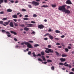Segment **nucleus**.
Segmentation results:
<instances>
[{
  "label": "nucleus",
  "instance_id": "nucleus-1",
  "mask_svg": "<svg viewBox=\"0 0 74 74\" xmlns=\"http://www.w3.org/2000/svg\"><path fill=\"white\" fill-rule=\"evenodd\" d=\"M66 7V5H62V6H60L58 8V10L59 11H62L65 12V14H70L71 12L68 10L66 9L65 7Z\"/></svg>",
  "mask_w": 74,
  "mask_h": 74
},
{
  "label": "nucleus",
  "instance_id": "nucleus-2",
  "mask_svg": "<svg viewBox=\"0 0 74 74\" xmlns=\"http://www.w3.org/2000/svg\"><path fill=\"white\" fill-rule=\"evenodd\" d=\"M45 49H46V50H45V53H49V52L52 53L54 52L53 50H52V49H49L48 48H46Z\"/></svg>",
  "mask_w": 74,
  "mask_h": 74
},
{
  "label": "nucleus",
  "instance_id": "nucleus-3",
  "mask_svg": "<svg viewBox=\"0 0 74 74\" xmlns=\"http://www.w3.org/2000/svg\"><path fill=\"white\" fill-rule=\"evenodd\" d=\"M29 3H32V4L35 5V6H37L39 5V3L35 1H33L32 2H29Z\"/></svg>",
  "mask_w": 74,
  "mask_h": 74
},
{
  "label": "nucleus",
  "instance_id": "nucleus-4",
  "mask_svg": "<svg viewBox=\"0 0 74 74\" xmlns=\"http://www.w3.org/2000/svg\"><path fill=\"white\" fill-rule=\"evenodd\" d=\"M26 25H27L26 26V27H34V25H33V24H26Z\"/></svg>",
  "mask_w": 74,
  "mask_h": 74
},
{
  "label": "nucleus",
  "instance_id": "nucleus-5",
  "mask_svg": "<svg viewBox=\"0 0 74 74\" xmlns=\"http://www.w3.org/2000/svg\"><path fill=\"white\" fill-rule=\"evenodd\" d=\"M26 45H27V47L29 48H33L31 44H30L29 42H27Z\"/></svg>",
  "mask_w": 74,
  "mask_h": 74
},
{
  "label": "nucleus",
  "instance_id": "nucleus-6",
  "mask_svg": "<svg viewBox=\"0 0 74 74\" xmlns=\"http://www.w3.org/2000/svg\"><path fill=\"white\" fill-rule=\"evenodd\" d=\"M38 27L39 29H43V28L44 27V26L43 25L41 24L38 25Z\"/></svg>",
  "mask_w": 74,
  "mask_h": 74
},
{
  "label": "nucleus",
  "instance_id": "nucleus-7",
  "mask_svg": "<svg viewBox=\"0 0 74 74\" xmlns=\"http://www.w3.org/2000/svg\"><path fill=\"white\" fill-rule=\"evenodd\" d=\"M66 3L67 4H72V3H71V2L70 0H67L66 1Z\"/></svg>",
  "mask_w": 74,
  "mask_h": 74
},
{
  "label": "nucleus",
  "instance_id": "nucleus-8",
  "mask_svg": "<svg viewBox=\"0 0 74 74\" xmlns=\"http://www.w3.org/2000/svg\"><path fill=\"white\" fill-rule=\"evenodd\" d=\"M1 31L2 33H6V34H10V33L9 32H6V31L4 29H2Z\"/></svg>",
  "mask_w": 74,
  "mask_h": 74
},
{
  "label": "nucleus",
  "instance_id": "nucleus-9",
  "mask_svg": "<svg viewBox=\"0 0 74 74\" xmlns=\"http://www.w3.org/2000/svg\"><path fill=\"white\" fill-rule=\"evenodd\" d=\"M60 60H61V62H63L66 61V59L65 58H61L60 59Z\"/></svg>",
  "mask_w": 74,
  "mask_h": 74
},
{
  "label": "nucleus",
  "instance_id": "nucleus-10",
  "mask_svg": "<svg viewBox=\"0 0 74 74\" xmlns=\"http://www.w3.org/2000/svg\"><path fill=\"white\" fill-rule=\"evenodd\" d=\"M10 21H10V20H9V21H8V22H4V23L6 25H8L9 24V23H10Z\"/></svg>",
  "mask_w": 74,
  "mask_h": 74
},
{
  "label": "nucleus",
  "instance_id": "nucleus-11",
  "mask_svg": "<svg viewBox=\"0 0 74 74\" xmlns=\"http://www.w3.org/2000/svg\"><path fill=\"white\" fill-rule=\"evenodd\" d=\"M10 25L11 27H14V24H13V23L11 21L10 24Z\"/></svg>",
  "mask_w": 74,
  "mask_h": 74
},
{
  "label": "nucleus",
  "instance_id": "nucleus-12",
  "mask_svg": "<svg viewBox=\"0 0 74 74\" xmlns=\"http://www.w3.org/2000/svg\"><path fill=\"white\" fill-rule=\"evenodd\" d=\"M10 33H12V34H14V35H16L17 34V33H16L12 31H10Z\"/></svg>",
  "mask_w": 74,
  "mask_h": 74
},
{
  "label": "nucleus",
  "instance_id": "nucleus-13",
  "mask_svg": "<svg viewBox=\"0 0 74 74\" xmlns=\"http://www.w3.org/2000/svg\"><path fill=\"white\" fill-rule=\"evenodd\" d=\"M49 37L50 39L51 40H52L53 39V37L52 35H51V34L50 35V36H49Z\"/></svg>",
  "mask_w": 74,
  "mask_h": 74
},
{
  "label": "nucleus",
  "instance_id": "nucleus-14",
  "mask_svg": "<svg viewBox=\"0 0 74 74\" xmlns=\"http://www.w3.org/2000/svg\"><path fill=\"white\" fill-rule=\"evenodd\" d=\"M49 6L46 5H43L41 6V8H47V7H48Z\"/></svg>",
  "mask_w": 74,
  "mask_h": 74
},
{
  "label": "nucleus",
  "instance_id": "nucleus-15",
  "mask_svg": "<svg viewBox=\"0 0 74 74\" xmlns=\"http://www.w3.org/2000/svg\"><path fill=\"white\" fill-rule=\"evenodd\" d=\"M12 17L13 18H18V16H17V15H16V14H14L12 16Z\"/></svg>",
  "mask_w": 74,
  "mask_h": 74
},
{
  "label": "nucleus",
  "instance_id": "nucleus-16",
  "mask_svg": "<svg viewBox=\"0 0 74 74\" xmlns=\"http://www.w3.org/2000/svg\"><path fill=\"white\" fill-rule=\"evenodd\" d=\"M7 11L9 12H11L12 11V10L11 9H8L7 10Z\"/></svg>",
  "mask_w": 74,
  "mask_h": 74
},
{
  "label": "nucleus",
  "instance_id": "nucleus-17",
  "mask_svg": "<svg viewBox=\"0 0 74 74\" xmlns=\"http://www.w3.org/2000/svg\"><path fill=\"white\" fill-rule=\"evenodd\" d=\"M0 24H2L4 26H6V25L4 24H3V21H0Z\"/></svg>",
  "mask_w": 74,
  "mask_h": 74
},
{
  "label": "nucleus",
  "instance_id": "nucleus-18",
  "mask_svg": "<svg viewBox=\"0 0 74 74\" xmlns=\"http://www.w3.org/2000/svg\"><path fill=\"white\" fill-rule=\"evenodd\" d=\"M24 29L26 31H28V30H29V28L25 27L24 28Z\"/></svg>",
  "mask_w": 74,
  "mask_h": 74
},
{
  "label": "nucleus",
  "instance_id": "nucleus-19",
  "mask_svg": "<svg viewBox=\"0 0 74 74\" xmlns=\"http://www.w3.org/2000/svg\"><path fill=\"white\" fill-rule=\"evenodd\" d=\"M47 62H48V63H51L52 61L51 60L48 59L47 60Z\"/></svg>",
  "mask_w": 74,
  "mask_h": 74
},
{
  "label": "nucleus",
  "instance_id": "nucleus-20",
  "mask_svg": "<svg viewBox=\"0 0 74 74\" xmlns=\"http://www.w3.org/2000/svg\"><path fill=\"white\" fill-rule=\"evenodd\" d=\"M55 53H56L57 54V55H58V56H61V54L60 53H59L57 51H56L55 52Z\"/></svg>",
  "mask_w": 74,
  "mask_h": 74
},
{
  "label": "nucleus",
  "instance_id": "nucleus-21",
  "mask_svg": "<svg viewBox=\"0 0 74 74\" xmlns=\"http://www.w3.org/2000/svg\"><path fill=\"white\" fill-rule=\"evenodd\" d=\"M41 58H42L44 61H45V57H44V56H42L41 57Z\"/></svg>",
  "mask_w": 74,
  "mask_h": 74
},
{
  "label": "nucleus",
  "instance_id": "nucleus-22",
  "mask_svg": "<svg viewBox=\"0 0 74 74\" xmlns=\"http://www.w3.org/2000/svg\"><path fill=\"white\" fill-rule=\"evenodd\" d=\"M32 55L34 57H36L37 56L36 55V54H35V52H33L32 53Z\"/></svg>",
  "mask_w": 74,
  "mask_h": 74
},
{
  "label": "nucleus",
  "instance_id": "nucleus-23",
  "mask_svg": "<svg viewBox=\"0 0 74 74\" xmlns=\"http://www.w3.org/2000/svg\"><path fill=\"white\" fill-rule=\"evenodd\" d=\"M67 62H65L64 64V66H66V67H68L69 66V64H66Z\"/></svg>",
  "mask_w": 74,
  "mask_h": 74
},
{
  "label": "nucleus",
  "instance_id": "nucleus-24",
  "mask_svg": "<svg viewBox=\"0 0 74 74\" xmlns=\"http://www.w3.org/2000/svg\"><path fill=\"white\" fill-rule=\"evenodd\" d=\"M27 42H23L22 43H21V45H24V44H25V45H26L27 44Z\"/></svg>",
  "mask_w": 74,
  "mask_h": 74
},
{
  "label": "nucleus",
  "instance_id": "nucleus-25",
  "mask_svg": "<svg viewBox=\"0 0 74 74\" xmlns=\"http://www.w3.org/2000/svg\"><path fill=\"white\" fill-rule=\"evenodd\" d=\"M55 32L56 33H60V31L58 30H56L55 31Z\"/></svg>",
  "mask_w": 74,
  "mask_h": 74
},
{
  "label": "nucleus",
  "instance_id": "nucleus-26",
  "mask_svg": "<svg viewBox=\"0 0 74 74\" xmlns=\"http://www.w3.org/2000/svg\"><path fill=\"white\" fill-rule=\"evenodd\" d=\"M62 57H66L67 56V55L66 54H62Z\"/></svg>",
  "mask_w": 74,
  "mask_h": 74
},
{
  "label": "nucleus",
  "instance_id": "nucleus-27",
  "mask_svg": "<svg viewBox=\"0 0 74 74\" xmlns=\"http://www.w3.org/2000/svg\"><path fill=\"white\" fill-rule=\"evenodd\" d=\"M50 35V34L49 33H47L44 35V37H45V36H49Z\"/></svg>",
  "mask_w": 74,
  "mask_h": 74
},
{
  "label": "nucleus",
  "instance_id": "nucleus-28",
  "mask_svg": "<svg viewBox=\"0 0 74 74\" xmlns=\"http://www.w3.org/2000/svg\"><path fill=\"white\" fill-rule=\"evenodd\" d=\"M41 54L42 55H45V53L44 51H42L41 52Z\"/></svg>",
  "mask_w": 74,
  "mask_h": 74
},
{
  "label": "nucleus",
  "instance_id": "nucleus-29",
  "mask_svg": "<svg viewBox=\"0 0 74 74\" xmlns=\"http://www.w3.org/2000/svg\"><path fill=\"white\" fill-rule=\"evenodd\" d=\"M31 34L32 35H34L36 34V32L34 31H33L31 33Z\"/></svg>",
  "mask_w": 74,
  "mask_h": 74
},
{
  "label": "nucleus",
  "instance_id": "nucleus-30",
  "mask_svg": "<svg viewBox=\"0 0 74 74\" xmlns=\"http://www.w3.org/2000/svg\"><path fill=\"white\" fill-rule=\"evenodd\" d=\"M51 6L52 7H53V8H54L56 7V5L55 4H51Z\"/></svg>",
  "mask_w": 74,
  "mask_h": 74
},
{
  "label": "nucleus",
  "instance_id": "nucleus-31",
  "mask_svg": "<svg viewBox=\"0 0 74 74\" xmlns=\"http://www.w3.org/2000/svg\"><path fill=\"white\" fill-rule=\"evenodd\" d=\"M23 20H26V21H27V20H29V19L27 18H23Z\"/></svg>",
  "mask_w": 74,
  "mask_h": 74
},
{
  "label": "nucleus",
  "instance_id": "nucleus-32",
  "mask_svg": "<svg viewBox=\"0 0 74 74\" xmlns=\"http://www.w3.org/2000/svg\"><path fill=\"white\" fill-rule=\"evenodd\" d=\"M4 2V0H0V4H1V3Z\"/></svg>",
  "mask_w": 74,
  "mask_h": 74
},
{
  "label": "nucleus",
  "instance_id": "nucleus-33",
  "mask_svg": "<svg viewBox=\"0 0 74 74\" xmlns=\"http://www.w3.org/2000/svg\"><path fill=\"white\" fill-rule=\"evenodd\" d=\"M40 45L38 44H35L34 45V47H37L38 46H39Z\"/></svg>",
  "mask_w": 74,
  "mask_h": 74
},
{
  "label": "nucleus",
  "instance_id": "nucleus-34",
  "mask_svg": "<svg viewBox=\"0 0 74 74\" xmlns=\"http://www.w3.org/2000/svg\"><path fill=\"white\" fill-rule=\"evenodd\" d=\"M21 11L23 12H25L26 11V10L25 9H22L21 10Z\"/></svg>",
  "mask_w": 74,
  "mask_h": 74
},
{
  "label": "nucleus",
  "instance_id": "nucleus-35",
  "mask_svg": "<svg viewBox=\"0 0 74 74\" xmlns=\"http://www.w3.org/2000/svg\"><path fill=\"white\" fill-rule=\"evenodd\" d=\"M51 69L52 70H55V67L53 66H52L51 67Z\"/></svg>",
  "mask_w": 74,
  "mask_h": 74
},
{
  "label": "nucleus",
  "instance_id": "nucleus-36",
  "mask_svg": "<svg viewBox=\"0 0 74 74\" xmlns=\"http://www.w3.org/2000/svg\"><path fill=\"white\" fill-rule=\"evenodd\" d=\"M14 24L15 26H18V25L17 23H14Z\"/></svg>",
  "mask_w": 74,
  "mask_h": 74
},
{
  "label": "nucleus",
  "instance_id": "nucleus-37",
  "mask_svg": "<svg viewBox=\"0 0 74 74\" xmlns=\"http://www.w3.org/2000/svg\"><path fill=\"white\" fill-rule=\"evenodd\" d=\"M36 56H40L41 57V54L40 53H38L37 55H36Z\"/></svg>",
  "mask_w": 74,
  "mask_h": 74
},
{
  "label": "nucleus",
  "instance_id": "nucleus-38",
  "mask_svg": "<svg viewBox=\"0 0 74 74\" xmlns=\"http://www.w3.org/2000/svg\"><path fill=\"white\" fill-rule=\"evenodd\" d=\"M65 50L66 52H68V51H69V49H68L67 48H65Z\"/></svg>",
  "mask_w": 74,
  "mask_h": 74
},
{
  "label": "nucleus",
  "instance_id": "nucleus-39",
  "mask_svg": "<svg viewBox=\"0 0 74 74\" xmlns=\"http://www.w3.org/2000/svg\"><path fill=\"white\" fill-rule=\"evenodd\" d=\"M7 18H3L2 20L3 21H5V20H7Z\"/></svg>",
  "mask_w": 74,
  "mask_h": 74
},
{
  "label": "nucleus",
  "instance_id": "nucleus-40",
  "mask_svg": "<svg viewBox=\"0 0 74 74\" xmlns=\"http://www.w3.org/2000/svg\"><path fill=\"white\" fill-rule=\"evenodd\" d=\"M31 53H32V52L30 51H29L28 52V55H31Z\"/></svg>",
  "mask_w": 74,
  "mask_h": 74
},
{
  "label": "nucleus",
  "instance_id": "nucleus-41",
  "mask_svg": "<svg viewBox=\"0 0 74 74\" xmlns=\"http://www.w3.org/2000/svg\"><path fill=\"white\" fill-rule=\"evenodd\" d=\"M38 60L39 61H40V62H42V60L40 58H38Z\"/></svg>",
  "mask_w": 74,
  "mask_h": 74
},
{
  "label": "nucleus",
  "instance_id": "nucleus-42",
  "mask_svg": "<svg viewBox=\"0 0 74 74\" xmlns=\"http://www.w3.org/2000/svg\"><path fill=\"white\" fill-rule=\"evenodd\" d=\"M71 7H70V6H66V8L67 9V10H68V9L70 8H71Z\"/></svg>",
  "mask_w": 74,
  "mask_h": 74
},
{
  "label": "nucleus",
  "instance_id": "nucleus-43",
  "mask_svg": "<svg viewBox=\"0 0 74 74\" xmlns=\"http://www.w3.org/2000/svg\"><path fill=\"white\" fill-rule=\"evenodd\" d=\"M37 15L36 14H33V17H37Z\"/></svg>",
  "mask_w": 74,
  "mask_h": 74
},
{
  "label": "nucleus",
  "instance_id": "nucleus-44",
  "mask_svg": "<svg viewBox=\"0 0 74 74\" xmlns=\"http://www.w3.org/2000/svg\"><path fill=\"white\" fill-rule=\"evenodd\" d=\"M7 36H8V37H11V35L10 34H7Z\"/></svg>",
  "mask_w": 74,
  "mask_h": 74
},
{
  "label": "nucleus",
  "instance_id": "nucleus-45",
  "mask_svg": "<svg viewBox=\"0 0 74 74\" xmlns=\"http://www.w3.org/2000/svg\"><path fill=\"white\" fill-rule=\"evenodd\" d=\"M4 1L5 3H7L8 1H7V0H4Z\"/></svg>",
  "mask_w": 74,
  "mask_h": 74
},
{
  "label": "nucleus",
  "instance_id": "nucleus-46",
  "mask_svg": "<svg viewBox=\"0 0 74 74\" xmlns=\"http://www.w3.org/2000/svg\"><path fill=\"white\" fill-rule=\"evenodd\" d=\"M59 65H64V64H63V63H59Z\"/></svg>",
  "mask_w": 74,
  "mask_h": 74
},
{
  "label": "nucleus",
  "instance_id": "nucleus-47",
  "mask_svg": "<svg viewBox=\"0 0 74 74\" xmlns=\"http://www.w3.org/2000/svg\"><path fill=\"white\" fill-rule=\"evenodd\" d=\"M20 26H21L22 27H24V26H25V25H24V24L20 25Z\"/></svg>",
  "mask_w": 74,
  "mask_h": 74
},
{
  "label": "nucleus",
  "instance_id": "nucleus-48",
  "mask_svg": "<svg viewBox=\"0 0 74 74\" xmlns=\"http://www.w3.org/2000/svg\"><path fill=\"white\" fill-rule=\"evenodd\" d=\"M28 6L29 8H32V5H28Z\"/></svg>",
  "mask_w": 74,
  "mask_h": 74
},
{
  "label": "nucleus",
  "instance_id": "nucleus-49",
  "mask_svg": "<svg viewBox=\"0 0 74 74\" xmlns=\"http://www.w3.org/2000/svg\"><path fill=\"white\" fill-rule=\"evenodd\" d=\"M48 48H51V45H48Z\"/></svg>",
  "mask_w": 74,
  "mask_h": 74
},
{
  "label": "nucleus",
  "instance_id": "nucleus-50",
  "mask_svg": "<svg viewBox=\"0 0 74 74\" xmlns=\"http://www.w3.org/2000/svg\"><path fill=\"white\" fill-rule=\"evenodd\" d=\"M24 17H25V18H28V17H29V16L28 15H25L24 16Z\"/></svg>",
  "mask_w": 74,
  "mask_h": 74
},
{
  "label": "nucleus",
  "instance_id": "nucleus-51",
  "mask_svg": "<svg viewBox=\"0 0 74 74\" xmlns=\"http://www.w3.org/2000/svg\"><path fill=\"white\" fill-rule=\"evenodd\" d=\"M31 23H36V22L32 21H31Z\"/></svg>",
  "mask_w": 74,
  "mask_h": 74
},
{
  "label": "nucleus",
  "instance_id": "nucleus-52",
  "mask_svg": "<svg viewBox=\"0 0 74 74\" xmlns=\"http://www.w3.org/2000/svg\"><path fill=\"white\" fill-rule=\"evenodd\" d=\"M0 14H4V12H0Z\"/></svg>",
  "mask_w": 74,
  "mask_h": 74
},
{
  "label": "nucleus",
  "instance_id": "nucleus-53",
  "mask_svg": "<svg viewBox=\"0 0 74 74\" xmlns=\"http://www.w3.org/2000/svg\"><path fill=\"white\" fill-rule=\"evenodd\" d=\"M42 63H44V64H47V62H42Z\"/></svg>",
  "mask_w": 74,
  "mask_h": 74
},
{
  "label": "nucleus",
  "instance_id": "nucleus-54",
  "mask_svg": "<svg viewBox=\"0 0 74 74\" xmlns=\"http://www.w3.org/2000/svg\"><path fill=\"white\" fill-rule=\"evenodd\" d=\"M56 45H60V43H59L57 42L56 44Z\"/></svg>",
  "mask_w": 74,
  "mask_h": 74
},
{
  "label": "nucleus",
  "instance_id": "nucleus-55",
  "mask_svg": "<svg viewBox=\"0 0 74 74\" xmlns=\"http://www.w3.org/2000/svg\"><path fill=\"white\" fill-rule=\"evenodd\" d=\"M49 32H50L52 31V29H50L48 30Z\"/></svg>",
  "mask_w": 74,
  "mask_h": 74
},
{
  "label": "nucleus",
  "instance_id": "nucleus-56",
  "mask_svg": "<svg viewBox=\"0 0 74 74\" xmlns=\"http://www.w3.org/2000/svg\"><path fill=\"white\" fill-rule=\"evenodd\" d=\"M65 36L64 35H62L61 36V38H64V37H65Z\"/></svg>",
  "mask_w": 74,
  "mask_h": 74
},
{
  "label": "nucleus",
  "instance_id": "nucleus-57",
  "mask_svg": "<svg viewBox=\"0 0 74 74\" xmlns=\"http://www.w3.org/2000/svg\"><path fill=\"white\" fill-rule=\"evenodd\" d=\"M13 21L15 22H16L17 21V20H16V19H14Z\"/></svg>",
  "mask_w": 74,
  "mask_h": 74
},
{
  "label": "nucleus",
  "instance_id": "nucleus-58",
  "mask_svg": "<svg viewBox=\"0 0 74 74\" xmlns=\"http://www.w3.org/2000/svg\"><path fill=\"white\" fill-rule=\"evenodd\" d=\"M14 40L16 41H18V40H17L16 38H14Z\"/></svg>",
  "mask_w": 74,
  "mask_h": 74
},
{
  "label": "nucleus",
  "instance_id": "nucleus-59",
  "mask_svg": "<svg viewBox=\"0 0 74 74\" xmlns=\"http://www.w3.org/2000/svg\"><path fill=\"white\" fill-rule=\"evenodd\" d=\"M68 48L69 49H70L71 48V47L70 46H68Z\"/></svg>",
  "mask_w": 74,
  "mask_h": 74
},
{
  "label": "nucleus",
  "instance_id": "nucleus-60",
  "mask_svg": "<svg viewBox=\"0 0 74 74\" xmlns=\"http://www.w3.org/2000/svg\"><path fill=\"white\" fill-rule=\"evenodd\" d=\"M29 42H31V43H33V41L29 40Z\"/></svg>",
  "mask_w": 74,
  "mask_h": 74
},
{
  "label": "nucleus",
  "instance_id": "nucleus-61",
  "mask_svg": "<svg viewBox=\"0 0 74 74\" xmlns=\"http://www.w3.org/2000/svg\"><path fill=\"white\" fill-rule=\"evenodd\" d=\"M11 3H14V1L13 0H12L10 1Z\"/></svg>",
  "mask_w": 74,
  "mask_h": 74
},
{
  "label": "nucleus",
  "instance_id": "nucleus-62",
  "mask_svg": "<svg viewBox=\"0 0 74 74\" xmlns=\"http://www.w3.org/2000/svg\"><path fill=\"white\" fill-rule=\"evenodd\" d=\"M55 40H57L58 41V40H59V38H55Z\"/></svg>",
  "mask_w": 74,
  "mask_h": 74
},
{
  "label": "nucleus",
  "instance_id": "nucleus-63",
  "mask_svg": "<svg viewBox=\"0 0 74 74\" xmlns=\"http://www.w3.org/2000/svg\"><path fill=\"white\" fill-rule=\"evenodd\" d=\"M69 74H74L73 72H71L69 73Z\"/></svg>",
  "mask_w": 74,
  "mask_h": 74
},
{
  "label": "nucleus",
  "instance_id": "nucleus-64",
  "mask_svg": "<svg viewBox=\"0 0 74 74\" xmlns=\"http://www.w3.org/2000/svg\"><path fill=\"white\" fill-rule=\"evenodd\" d=\"M44 40H48V38H44Z\"/></svg>",
  "mask_w": 74,
  "mask_h": 74
}]
</instances>
